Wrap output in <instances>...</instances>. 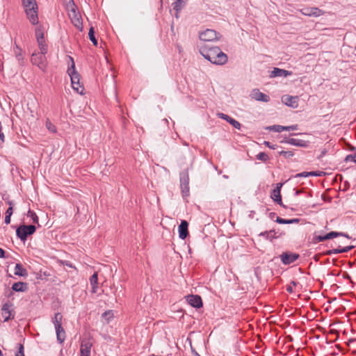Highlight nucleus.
I'll use <instances>...</instances> for the list:
<instances>
[{"mask_svg":"<svg viewBox=\"0 0 356 356\" xmlns=\"http://www.w3.org/2000/svg\"><path fill=\"white\" fill-rule=\"evenodd\" d=\"M280 155L283 156L284 158L289 159L292 157L294 154L292 151H281L279 152Z\"/></svg>","mask_w":356,"mask_h":356,"instance_id":"36","label":"nucleus"},{"mask_svg":"<svg viewBox=\"0 0 356 356\" xmlns=\"http://www.w3.org/2000/svg\"><path fill=\"white\" fill-rule=\"evenodd\" d=\"M292 72L288 70H285L283 69H280L278 67H275L273 70L271 72L270 77H278V76H283L286 77L288 76L291 75Z\"/></svg>","mask_w":356,"mask_h":356,"instance_id":"22","label":"nucleus"},{"mask_svg":"<svg viewBox=\"0 0 356 356\" xmlns=\"http://www.w3.org/2000/svg\"><path fill=\"white\" fill-rule=\"evenodd\" d=\"M10 217H11V216L6 215V216H5V223L6 224L8 225L10 222Z\"/></svg>","mask_w":356,"mask_h":356,"instance_id":"48","label":"nucleus"},{"mask_svg":"<svg viewBox=\"0 0 356 356\" xmlns=\"http://www.w3.org/2000/svg\"><path fill=\"white\" fill-rule=\"evenodd\" d=\"M325 152H326L325 151H323L322 154H321V156H323L325 154Z\"/></svg>","mask_w":356,"mask_h":356,"instance_id":"55","label":"nucleus"},{"mask_svg":"<svg viewBox=\"0 0 356 356\" xmlns=\"http://www.w3.org/2000/svg\"><path fill=\"white\" fill-rule=\"evenodd\" d=\"M300 12L305 16L308 17H320L323 15L325 12L317 7L305 8L300 10Z\"/></svg>","mask_w":356,"mask_h":356,"instance_id":"10","label":"nucleus"},{"mask_svg":"<svg viewBox=\"0 0 356 356\" xmlns=\"http://www.w3.org/2000/svg\"><path fill=\"white\" fill-rule=\"evenodd\" d=\"M35 35H36V38L37 39L38 38V37H44L43 36V33L42 32V30L40 28H36V29H35Z\"/></svg>","mask_w":356,"mask_h":356,"instance_id":"43","label":"nucleus"},{"mask_svg":"<svg viewBox=\"0 0 356 356\" xmlns=\"http://www.w3.org/2000/svg\"><path fill=\"white\" fill-rule=\"evenodd\" d=\"M180 186L184 197L189 195V176L188 170L180 173Z\"/></svg>","mask_w":356,"mask_h":356,"instance_id":"7","label":"nucleus"},{"mask_svg":"<svg viewBox=\"0 0 356 356\" xmlns=\"http://www.w3.org/2000/svg\"><path fill=\"white\" fill-rule=\"evenodd\" d=\"M223 177H224L225 179H228V176H227V175H223Z\"/></svg>","mask_w":356,"mask_h":356,"instance_id":"56","label":"nucleus"},{"mask_svg":"<svg viewBox=\"0 0 356 356\" xmlns=\"http://www.w3.org/2000/svg\"><path fill=\"white\" fill-rule=\"evenodd\" d=\"M15 58L18 61L19 65H24V56L22 54V49L16 46V49H15Z\"/></svg>","mask_w":356,"mask_h":356,"instance_id":"31","label":"nucleus"},{"mask_svg":"<svg viewBox=\"0 0 356 356\" xmlns=\"http://www.w3.org/2000/svg\"><path fill=\"white\" fill-rule=\"evenodd\" d=\"M257 159L258 160H260V161H266L269 157L268 156L267 154H266L265 152H259L257 155Z\"/></svg>","mask_w":356,"mask_h":356,"instance_id":"35","label":"nucleus"},{"mask_svg":"<svg viewBox=\"0 0 356 356\" xmlns=\"http://www.w3.org/2000/svg\"><path fill=\"white\" fill-rule=\"evenodd\" d=\"M259 236L265 237L266 239L272 241L274 238H278V236L277 235V232L275 229H271L270 231H265L263 232H261L259 234Z\"/></svg>","mask_w":356,"mask_h":356,"instance_id":"27","label":"nucleus"},{"mask_svg":"<svg viewBox=\"0 0 356 356\" xmlns=\"http://www.w3.org/2000/svg\"><path fill=\"white\" fill-rule=\"evenodd\" d=\"M31 60L33 65H37L42 71L46 70L47 59L44 55L39 53H33Z\"/></svg>","mask_w":356,"mask_h":356,"instance_id":"8","label":"nucleus"},{"mask_svg":"<svg viewBox=\"0 0 356 356\" xmlns=\"http://www.w3.org/2000/svg\"><path fill=\"white\" fill-rule=\"evenodd\" d=\"M186 300L188 305L195 308H200L202 306V298L198 295L187 296H186Z\"/></svg>","mask_w":356,"mask_h":356,"instance_id":"13","label":"nucleus"},{"mask_svg":"<svg viewBox=\"0 0 356 356\" xmlns=\"http://www.w3.org/2000/svg\"><path fill=\"white\" fill-rule=\"evenodd\" d=\"M14 273L15 275L21 277H25L27 275L26 270L22 266L21 264H16Z\"/></svg>","mask_w":356,"mask_h":356,"instance_id":"28","label":"nucleus"},{"mask_svg":"<svg viewBox=\"0 0 356 356\" xmlns=\"http://www.w3.org/2000/svg\"><path fill=\"white\" fill-rule=\"evenodd\" d=\"M188 223L186 220H181L180 225H179V237L182 240L185 239L188 234Z\"/></svg>","mask_w":356,"mask_h":356,"instance_id":"19","label":"nucleus"},{"mask_svg":"<svg viewBox=\"0 0 356 356\" xmlns=\"http://www.w3.org/2000/svg\"><path fill=\"white\" fill-rule=\"evenodd\" d=\"M10 207L8 208L6 215L12 216L13 214V203L11 202H8Z\"/></svg>","mask_w":356,"mask_h":356,"instance_id":"41","label":"nucleus"},{"mask_svg":"<svg viewBox=\"0 0 356 356\" xmlns=\"http://www.w3.org/2000/svg\"><path fill=\"white\" fill-rule=\"evenodd\" d=\"M94 33H95V31H94L93 27H90V29L89 30V33H88V36H89V38H90V41L92 42V44L95 46H97V40L95 38Z\"/></svg>","mask_w":356,"mask_h":356,"instance_id":"34","label":"nucleus"},{"mask_svg":"<svg viewBox=\"0 0 356 356\" xmlns=\"http://www.w3.org/2000/svg\"><path fill=\"white\" fill-rule=\"evenodd\" d=\"M63 316L60 313H56L54 319L56 328L57 340L60 343H63L65 339V332L62 327Z\"/></svg>","mask_w":356,"mask_h":356,"instance_id":"4","label":"nucleus"},{"mask_svg":"<svg viewBox=\"0 0 356 356\" xmlns=\"http://www.w3.org/2000/svg\"><path fill=\"white\" fill-rule=\"evenodd\" d=\"M92 343L89 339H83L80 344V356H90Z\"/></svg>","mask_w":356,"mask_h":356,"instance_id":"14","label":"nucleus"},{"mask_svg":"<svg viewBox=\"0 0 356 356\" xmlns=\"http://www.w3.org/2000/svg\"><path fill=\"white\" fill-rule=\"evenodd\" d=\"M200 54L212 64L222 65L227 63L228 58L218 47L203 45L200 48Z\"/></svg>","mask_w":356,"mask_h":356,"instance_id":"1","label":"nucleus"},{"mask_svg":"<svg viewBox=\"0 0 356 356\" xmlns=\"http://www.w3.org/2000/svg\"><path fill=\"white\" fill-rule=\"evenodd\" d=\"M90 283L92 286V292L96 293L98 288V277L97 273H95L90 279Z\"/></svg>","mask_w":356,"mask_h":356,"instance_id":"29","label":"nucleus"},{"mask_svg":"<svg viewBox=\"0 0 356 356\" xmlns=\"http://www.w3.org/2000/svg\"><path fill=\"white\" fill-rule=\"evenodd\" d=\"M66 266H69V267H72V264H70L68 263H66Z\"/></svg>","mask_w":356,"mask_h":356,"instance_id":"54","label":"nucleus"},{"mask_svg":"<svg viewBox=\"0 0 356 356\" xmlns=\"http://www.w3.org/2000/svg\"><path fill=\"white\" fill-rule=\"evenodd\" d=\"M339 236H343L348 238H350V236L345 233L337 232H330L324 236H316L315 234L314 236V240L316 243H319V242H322L325 240L331 239V238H335V237H337Z\"/></svg>","mask_w":356,"mask_h":356,"instance_id":"9","label":"nucleus"},{"mask_svg":"<svg viewBox=\"0 0 356 356\" xmlns=\"http://www.w3.org/2000/svg\"><path fill=\"white\" fill-rule=\"evenodd\" d=\"M300 221L299 218H292V219H284L280 217H277L275 222L279 224H295L298 223Z\"/></svg>","mask_w":356,"mask_h":356,"instance_id":"30","label":"nucleus"},{"mask_svg":"<svg viewBox=\"0 0 356 356\" xmlns=\"http://www.w3.org/2000/svg\"><path fill=\"white\" fill-rule=\"evenodd\" d=\"M299 257V254L291 252H284L280 255L282 262L285 265L293 263Z\"/></svg>","mask_w":356,"mask_h":356,"instance_id":"15","label":"nucleus"},{"mask_svg":"<svg viewBox=\"0 0 356 356\" xmlns=\"http://www.w3.org/2000/svg\"><path fill=\"white\" fill-rule=\"evenodd\" d=\"M282 102L286 106L292 108H296L298 105V97L296 96L285 95L282 97Z\"/></svg>","mask_w":356,"mask_h":356,"instance_id":"20","label":"nucleus"},{"mask_svg":"<svg viewBox=\"0 0 356 356\" xmlns=\"http://www.w3.org/2000/svg\"><path fill=\"white\" fill-rule=\"evenodd\" d=\"M354 159H356L354 154H348L346 156L345 161H353L354 162Z\"/></svg>","mask_w":356,"mask_h":356,"instance_id":"44","label":"nucleus"},{"mask_svg":"<svg viewBox=\"0 0 356 356\" xmlns=\"http://www.w3.org/2000/svg\"><path fill=\"white\" fill-rule=\"evenodd\" d=\"M355 49H356V47H355Z\"/></svg>","mask_w":356,"mask_h":356,"instance_id":"59","label":"nucleus"},{"mask_svg":"<svg viewBox=\"0 0 356 356\" xmlns=\"http://www.w3.org/2000/svg\"><path fill=\"white\" fill-rule=\"evenodd\" d=\"M264 145L267 147H268L269 148L272 149H275V145H272L270 142L268 141H265L264 142Z\"/></svg>","mask_w":356,"mask_h":356,"instance_id":"47","label":"nucleus"},{"mask_svg":"<svg viewBox=\"0 0 356 356\" xmlns=\"http://www.w3.org/2000/svg\"><path fill=\"white\" fill-rule=\"evenodd\" d=\"M353 248H354L353 245L346 246V247H343V248H341L339 246L338 248H334V249L327 250L325 252V254H326V255H333V254H340V253H345V252H349L350 250H351Z\"/></svg>","mask_w":356,"mask_h":356,"instance_id":"21","label":"nucleus"},{"mask_svg":"<svg viewBox=\"0 0 356 356\" xmlns=\"http://www.w3.org/2000/svg\"><path fill=\"white\" fill-rule=\"evenodd\" d=\"M286 143L295 145L297 147H307V142L301 139L294 138H289L284 141Z\"/></svg>","mask_w":356,"mask_h":356,"instance_id":"23","label":"nucleus"},{"mask_svg":"<svg viewBox=\"0 0 356 356\" xmlns=\"http://www.w3.org/2000/svg\"><path fill=\"white\" fill-rule=\"evenodd\" d=\"M298 125L293 124L291 126H282V125H273L268 127L267 129L269 131L280 133L283 131H294L298 129Z\"/></svg>","mask_w":356,"mask_h":356,"instance_id":"17","label":"nucleus"},{"mask_svg":"<svg viewBox=\"0 0 356 356\" xmlns=\"http://www.w3.org/2000/svg\"><path fill=\"white\" fill-rule=\"evenodd\" d=\"M36 230L35 225H21L16 230L17 236L23 242L26 241L28 236L33 234Z\"/></svg>","mask_w":356,"mask_h":356,"instance_id":"5","label":"nucleus"},{"mask_svg":"<svg viewBox=\"0 0 356 356\" xmlns=\"http://www.w3.org/2000/svg\"><path fill=\"white\" fill-rule=\"evenodd\" d=\"M26 17L33 25L38 24V5L35 0H22Z\"/></svg>","mask_w":356,"mask_h":356,"instance_id":"2","label":"nucleus"},{"mask_svg":"<svg viewBox=\"0 0 356 356\" xmlns=\"http://www.w3.org/2000/svg\"><path fill=\"white\" fill-rule=\"evenodd\" d=\"M38 47L40 52L39 54L46 55L48 51L47 44L44 42V37H38Z\"/></svg>","mask_w":356,"mask_h":356,"instance_id":"26","label":"nucleus"},{"mask_svg":"<svg viewBox=\"0 0 356 356\" xmlns=\"http://www.w3.org/2000/svg\"><path fill=\"white\" fill-rule=\"evenodd\" d=\"M302 193L301 191H299V190H297L295 192V195H298L299 194H300Z\"/></svg>","mask_w":356,"mask_h":356,"instance_id":"52","label":"nucleus"},{"mask_svg":"<svg viewBox=\"0 0 356 356\" xmlns=\"http://www.w3.org/2000/svg\"><path fill=\"white\" fill-rule=\"evenodd\" d=\"M6 255H5V251L1 248H0V258H6Z\"/></svg>","mask_w":356,"mask_h":356,"instance_id":"49","label":"nucleus"},{"mask_svg":"<svg viewBox=\"0 0 356 356\" xmlns=\"http://www.w3.org/2000/svg\"><path fill=\"white\" fill-rule=\"evenodd\" d=\"M71 65L67 69V73L70 76L71 82H80V74L75 69V64L72 57H69Z\"/></svg>","mask_w":356,"mask_h":356,"instance_id":"11","label":"nucleus"},{"mask_svg":"<svg viewBox=\"0 0 356 356\" xmlns=\"http://www.w3.org/2000/svg\"><path fill=\"white\" fill-rule=\"evenodd\" d=\"M354 162L356 163V159H354Z\"/></svg>","mask_w":356,"mask_h":356,"instance_id":"58","label":"nucleus"},{"mask_svg":"<svg viewBox=\"0 0 356 356\" xmlns=\"http://www.w3.org/2000/svg\"><path fill=\"white\" fill-rule=\"evenodd\" d=\"M5 315H3V321H7L9 319L13 318L14 316L12 315V313H5Z\"/></svg>","mask_w":356,"mask_h":356,"instance_id":"40","label":"nucleus"},{"mask_svg":"<svg viewBox=\"0 0 356 356\" xmlns=\"http://www.w3.org/2000/svg\"><path fill=\"white\" fill-rule=\"evenodd\" d=\"M286 291L289 293H292L293 292V287L289 285L286 287Z\"/></svg>","mask_w":356,"mask_h":356,"instance_id":"51","label":"nucleus"},{"mask_svg":"<svg viewBox=\"0 0 356 356\" xmlns=\"http://www.w3.org/2000/svg\"><path fill=\"white\" fill-rule=\"evenodd\" d=\"M250 97L252 99L259 102H268L270 101L269 96L260 92L259 89L252 90Z\"/></svg>","mask_w":356,"mask_h":356,"instance_id":"16","label":"nucleus"},{"mask_svg":"<svg viewBox=\"0 0 356 356\" xmlns=\"http://www.w3.org/2000/svg\"><path fill=\"white\" fill-rule=\"evenodd\" d=\"M15 356H25L24 353V346L22 344L19 345V350L17 353L15 354Z\"/></svg>","mask_w":356,"mask_h":356,"instance_id":"39","label":"nucleus"},{"mask_svg":"<svg viewBox=\"0 0 356 356\" xmlns=\"http://www.w3.org/2000/svg\"><path fill=\"white\" fill-rule=\"evenodd\" d=\"M330 333H331L332 334H335L337 336H338V334H339L338 331L336 330H330Z\"/></svg>","mask_w":356,"mask_h":356,"instance_id":"50","label":"nucleus"},{"mask_svg":"<svg viewBox=\"0 0 356 356\" xmlns=\"http://www.w3.org/2000/svg\"><path fill=\"white\" fill-rule=\"evenodd\" d=\"M307 175H308V177H309V176L317 177V176H321V172H318V171H316V172L315 171H312V172H308Z\"/></svg>","mask_w":356,"mask_h":356,"instance_id":"45","label":"nucleus"},{"mask_svg":"<svg viewBox=\"0 0 356 356\" xmlns=\"http://www.w3.org/2000/svg\"><path fill=\"white\" fill-rule=\"evenodd\" d=\"M5 142V135L2 131V125L0 122V145H1Z\"/></svg>","mask_w":356,"mask_h":356,"instance_id":"38","label":"nucleus"},{"mask_svg":"<svg viewBox=\"0 0 356 356\" xmlns=\"http://www.w3.org/2000/svg\"><path fill=\"white\" fill-rule=\"evenodd\" d=\"M28 289V285L25 282H15L12 286V289L17 292H24Z\"/></svg>","mask_w":356,"mask_h":356,"instance_id":"25","label":"nucleus"},{"mask_svg":"<svg viewBox=\"0 0 356 356\" xmlns=\"http://www.w3.org/2000/svg\"><path fill=\"white\" fill-rule=\"evenodd\" d=\"M188 0H176L173 3V8L176 11V17H178V13L182 10V8L186 4Z\"/></svg>","mask_w":356,"mask_h":356,"instance_id":"24","label":"nucleus"},{"mask_svg":"<svg viewBox=\"0 0 356 356\" xmlns=\"http://www.w3.org/2000/svg\"><path fill=\"white\" fill-rule=\"evenodd\" d=\"M221 35L219 33L213 29H206L205 31L200 33L199 38L201 40L204 42H213L217 41L220 38Z\"/></svg>","mask_w":356,"mask_h":356,"instance_id":"6","label":"nucleus"},{"mask_svg":"<svg viewBox=\"0 0 356 356\" xmlns=\"http://www.w3.org/2000/svg\"><path fill=\"white\" fill-rule=\"evenodd\" d=\"M71 83L74 90H75L79 94H83L84 88L80 82H71Z\"/></svg>","mask_w":356,"mask_h":356,"instance_id":"32","label":"nucleus"},{"mask_svg":"<svg viewBox=\"0 0 356 356\" xmlns=\"http://www.w3.org/2000/svg\"><path fill=\"white\" fill-rule=\"evenodd\" d=\"M217 115L218 116V118L226 120L227 122L232 124L235 129L238 130L241 129V125L240 122L236 120L235 119L222 113H218Z\"/></svg>","mask_w":356,"mask_h":356,"instance_id":"18","label":"nucleus"},{"mask_svg":"<svg viewBox=\"0 0 356 356\" xmlns=\"http://www.w3.org/2000/svg\"><path fill=\"white\" fill-rule=\"evenodd\" d=\"M46 128L51 133L55 134L57 132V129L56 126L49 120L47 119L45 122Z\"/></svg>","mask_w":356,"mask_h":356,"instance_id":"33","label":"nucleus"},{"mask_svg":"<svg viewBox=\"0 0 356 356\" xmlns=\"http://www.w3.org/2000/svg\"><path fill=\"white\" fill-rule=\"evenodd\" d=\"M291 284H293V286H296V282L293 281L291 282Z\"/></svg>","mask_w":356,"mask_h":356,"instance_id":"53","label":"nucleus"},{"mask_svg":"<svg viewBox=\"0 0 356 356\" xmlns=\"http://www.w3.org/2000/svg\"><path fill=\"white\" fill-rule=\"evenodd\" d=\"M282 186V183H279L277 184L276 188H274L271 193V198L273 200V201L277 203L281 207H282L284 208H286V206L284 205L282 201V196L280 194V190H281Z\"/></svg>","mask_w":356,"mask_h":356,"instance_id":"12","label":"nucleus"},{"mask_svg":"<svg viewBox=\"0 0 356 356\" xmlns=\"http://www.w3.org/2000/svg\"><path fill=\"white\" fill-rule=\"evenodd\" d=\"M69 17L72 24L80 31L83 29V23L81 15L76 11V6L73 0H70L67 4Z\"/></svg>","mask_w":356,"mask_h":356,"instance_id":"3","label":"nucleus"},{"mask_svg":"<svg viewBox=\"0 0 356 356\" xmlns=\"http://www.w3.org/2000/svg\"><path fill=\"white\" fill-rule=\"evenodd\" d=\"M29 213L30 214V216L32 218L33 222H38V218L35 213L31 212V211H29Z\"/></svg>","mask_w":356,"mask_h":356,"instance_id":"42","label":"nucleus"},{"mask_svg":"<svg viewBox=\"0 0 356 356\" xmlns=\"http://www.w3.org/2000/svg\"><path fill=\"white\" fill-rule=\"evenodd\" d=\"M307 173H308V172H303L301 173H298L296 175V177H308Z\"/></svg>","mask_w":356,"mask_h":356,"instance_id":"46","label":"nucleus"},{"mask_svg":"<svg viewBox=\"0 0 356 356\" xmlns=\"http://www.w3.org/2000/svg\"><path fill=\"white\" fill-rule=\"evenodd\" d=\"M0 356H3L2 351L0 350Z\"/></svg>","mask_w":356,"mask_h":356,"instance_id":"57","label":"nucleus"},{"mask_svg":"<svg viewBox=\"0 0 356 356\" xmlns=\"http://www.w3.org/2000/svg\"><path fill=\"white\" fill-rule=\"evenodd\" d=\"M113 313H103L102 314V320L108 323L110 318H113Z\"/></svg>","mask_w":356,"mask_h":356,"instance_id":"37","label":"nucleus"}]
</instances>
